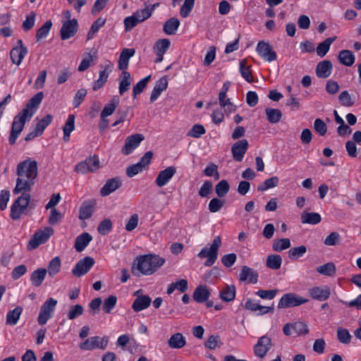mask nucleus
Listing matches in <instances>:
<instances>
[{
    "instance_id": "1",
    "label": "nucleus",
    "mask_w": 361,
    "mask_h": 361,
    "mask_svg": "<svg viewBox=\"0 0 361 361\" xmlns=\"http://www.w3.org/2000/svg\"><path fill=\"white\" fill-rule=\"evenodd\" d=\"M37 162L26 159L17 165L16 173L18 176L16 185L13 190L14 195L22 192H30L35 184L37 176Z\"/></svg>"
},
{
    "instance_id": "2",
    "label": "nucleus",
    "mask_w": 361,
    "mask_h": 361,
    "mask_svg": "<svg viewBox=\"0 0 361 361\" xmlns=\"http://www.w3.org/2000/svg\"><path fill=\"white\" fill-rule=\"evenodd\" d=\"M165 262V259L158 255L148 254L138 256L133 262L131 272L135 276L152 275Z\"/></svg>"
},
{
    "instance_id": "3",
    "label": "nucleus",
    "mask_w": 361,
    "mask_h": 361,
    "mask_svg": "<svg viewBox=\"0 0 361 361\" xmlns=\"http://www.w3.org/2000/svg\"><path fill=\"white\" fill-rule=\"evenodd\" d=\"M32 118V113L29 114L27 109H23L13 118L11 133L9 135V143L13 145L16 143L17 138L23 131L27 121Z\"/></svg>"
},
{
    "instance_id": "4",
    "label": "nucleus",
    "mask_w": 361,
    "mask_h": 361,
    "mask_svg": "<svg viewBox=\"0 0 361 361\" xmlns=\"http://www.w3.org/2000/svg\"><path fill=\"white\" fill-rule=\"evenodd\" d=\"M221 245V240L220 236H216L213 240L209 247H204L197 254V257L200 259L207 258L204 262L205 267L212 266L217 259L219 249Z\"/></svg>"
},
{
    "instance_id": "5",
    "label": "nucleus",
    "mask_w": 361,
    "mask_h": 361,
    "mask_svg": "<svg viewBox=\"0 0 361 361\" xmlns=\"http://www.w3.org/2000/svg\"><path fill=\"white\" fill-rule=\"evenodd\" d=\"M30 198L29 192H23L22 195L15 200L11 207V218L13 220L19 219L25 213L30 204Z\"/></svg>"
},
{
    "instance_id": "6",
    "label": "nucleus",
    "mask_w": 361,
    "mask_h": 361,
    "mask_svg": "<svg viewBox=\"0 0 361 361\" xmlns=\"http://www.w3.org/2000/svg\"><path fill=\"white\" fill-rule=\"evenodd\" d=\"M100 167L98 156L93 155L87 157L75 166L74 171L76 173L85 174L92 173L98 170Z\"/></svg>"
},
{
    "instance_id": "7",
    "label": "nucleus",
    "mask_w": 361,
    "mask_h": 361,
    "mask_svg": "<svg viewBox=\"0 0 361 361\" xmlns=\"http://www.w3.org/2000/svg\"><path fill=\"white\" fill-rule=\"evenodd\" d=\"M57 303L58 301L53 298H49L43 303L37 317V322L40 325H44L52 317Z\"/></svg>"
},
{
    "instance_id": "8",
    "label": "nucleus",
    "mask_w": 361,
    "mask_h": 361,
    "mask_svg": "<svg viewBox=\"0 0 361 361\" xmlns=\"http://www.w3.org/2000/svg\"><path fill=\"white\" fill-rule=\"evenodd\" d=\"M307 302H308L307 299H305L295 293H289L283 295L281 297L278 304V308L283 309L297 307L305 304Z\"/></svg>"
},
{
    "instance_id": "9",
    "label": "nucleus",
    "mask_w": 361,
    "mask_h": 361,
    "mask_svg": "<svg viewBox=\"0 0 361 361\" xmlns=\"http://www.w3.org/2000/svg\"><path fill=\"white\" fill-rule=\"evenodd\" d=\"M53 233L54 230L51 227H46L44 230L36 232L30 240L27 245V249H36L39 245L47 242Z\"/></svg>"
},
{
    "instance_id": "10",
    "label": "nucleus",
    "mask_w": 361,
    "mask_h": 361,
    "mask_svg": "<svg viewBox=\"0 0 361 361\" xmlns=\"http://www.w3.org/2000/svg\"><path fill=\"white\" fill-rule=\"evenodd\" d=\"M109 338L106 336H92L86 339L83 343H80V348L83 350H90L95 348H101L104 350L108 345Z\"/></svg>"
},
{
    "instance_id": "11",
    "label": "nucleus",
    "mask_w": 361,
    "mask_h": 361,
    "mask_svg": "<svg viewBox=\"0 0 361 361\" xmlns=\"http://www.w3.org/2000/svg\"><path fill=\"white\" fill-rule=\"evenodd\" d=\"M94 259L89 256L85 257L80 259L72 270V273L75 276L80 277L86 274L90 269L94 266Z\"/></svg>"
},
{
    "instance_id": "12",
    "label": "nucleus",
    "mask_w": 361,
    "mask_h": 361,
    "mask_svg": "<svg viewBox=\"0 0 361 361\" xmlns=\"http://www.w3.org/2000/svg\"><path fill=\"white\" fill-rule=\"evenodd\" d=\"M272 346L271 339L267 336L259 338L257 343L254 345L255 355L261 359L264 358Z\"/></svg>"
},
{
    "instance_id": "13",
    "label": "nucleus",
    "mask_w": 361,
    "mask_h": 361,
    "mask_svg": "<svg viewBox=\"0 0 361 361\" xmlns=\"http://www.w3.org/2000/svg\"><path fill=\"white\" fill-rule=\"evenodd\" d=\"M144 140L145 136L141 133H135L127 137L125 141V145L121 149L122 154L124 155L131 154Z\"/></svg>"
},
{
    "instance_id": "14",
    "label": "nucleus",
    "mask_w": 361,
    "mask_h": 361,
    "mask_svg": "<svg viewBox=\"0 0 361 361\" xmlns=\"http://www.w3.org/2000/svg\"><path fill=\"white\" fill-rule=\"evenodd\" d=\"M256 51L259 55L267 61L271 62L275 61L277 58L276 53L268 42L264 41L259 42L257 45Z\"/></svg>"
},
{
    "instance_id": "15",
    "label": "nucleus",
    "mask_w": 361,
    "mask_h": 361,
    "mask_svg": "<svg viewBox=\"0 0 361 361\" xmlns=\"http://www.w3.org/2000/svg\"><path fill=\"white\" fill-rule=\"evenodd\" d=\"M230 87V82L227 81L223 84L222 88L219 94V100L220 106L226 111L231 113L235 111V106L231 102L230 99H226V94Z\"/></svg>"
},
{
    "instance_id": "16",
    "label": "nucleus",
    "mask_w": 361,
    "mask_h": 361,
    "mask_svg": "<svg viewBox=\"0 0 361 361\" xmlns=\"http://www.w3.org/2000/svg\"><path fill=\"white\" fill-rule=\"evenodd\" d=\"M78 27V20L75 18L63 22L60 30L61 39L66 40L74 36Z\"/></svg>"
},
{
    "instance_id": "17",
    "label": "nucleus",
    "mask_w": 361,
    "mask_h": 361,
    "mask_svg": "<svg viewBox=\"0 0 361 361\" xmlns=\"http://www.w3.org/2000/svg\"><path fill=\"white\" fill-rule=\"evenodd\" d=\"M27 54V47L23 45L21 39H18L17 41V46L11 50V59L13 63L19 66Z\"/></svg>"
},
{
    "instance_id": "18",
    "label": "nucleus",
    "mask_w": 361,
    "mask_h": 361,
    "mask_svg": "<svg viewBox=\"0 0 361 361\" xmlns=\"http://www.w3.org/2000/svg\"><path fill=\"white\" fill-rule=\"evenodd\" d=\"M248 142L245 139L235 142L231 147L233 158L236 161H241L248 149Z\"/></svg>"
},
{
    "instance_id": "19",
    "label": "nucleus",
    "mask_w": 361,
    "mask_h": 361,
    "mask_svg": "<svg viewBox=\"0 0 361 361\" xmlns=\"http://www.w3.org/2000/svg\"><path fill=\"white\" fill-rule=\"evenodd\" d=\"M308 292L312 299L318 301L326 300L331 295L330 288L327 286H314L310 288Z\"/></svg>"
},
{
    "instance_id": "20",
    "label": "nucleus",
    "mask_w": 361,
    "mask_h": 361,
    "mask_svg": "<svg viewBox=\"0 0 361 361\" xmlns=\"http://www.w3.org/2000/svg\"><path fill=\"white\" fill-rule=\"evenodd\" d=\"M176 173V168L175 166H168L164 170L161 171L155 180L157 185L158 187L166 185Z\"/></svg>"
},
{
    "instance_id": "21",
    "label": "nucleus",
    "mask_w": 361,
    "mask_h": 361,
    "mask_svg": "<svg viewBox=\"0 0 361 361\" xmlns=\"http://www.w3.org/2000/svg\"><path fill=\"white\" fill-rule=\"evenodd\" d=\"M95 207L96 201L94 200L84 201L80 207L79 219L81 220L90 219L94 212Z\"/></svg>"
},
{
    "instance_id": "22",
    "label": "nucleus",
    "mask_w": 361,
    "mask_h": 361,
    "mask_svg": "<svg viewBox=\"0 0 361 361\" xmlns=\"http://www.w3.org/2000/svg\"><path fill=\"white\" fill-rule=\"evenodd\" d=\"M121 180L118 177L109 179L100 190V195L106 197L116 191L121 186Z\"/></svg>"
},
{
    "instance_id": "23",
    "label": "nucleus",
    "mask_w": 361,
    "mask_h": 361,
    "mask_svg": "<svg viewBox=\"0 0 361 361\" xmlns=\"http://www.w3.org/2000/svg\"><path fill=\"white\" fill-rule=\"evenodd\" d=\"M239 280L255 284L258 281V273L249 267L243 266L239 276Z\"/></svg>"
},
{
    "instance_id": "24",
    "label": "nucleus",
    "mask_w": 361,
    "mask_h": 361,
    "mask_svg": "<svg viewBox=\"0 0 361 361\" xmlns=\"http://www.w3.org/2000/svg\"><path fill=\"white\" fill-rule=\"evenodd\" d=\"M113 66V63L109 62V63L106 65L104 69L99 71V78L93 84L92 89L94 91L98 90L104 85L108 80L109 73L112 71Z\"/></svg>"
},
{
    "instance_id": "25",
    "label": "nucleus",
    "mask_w": 361,
    "mask_h": 361,
    "mask_svg": "<svg viewBox=\"0 0 361 361\" xmlns=\"http://www.w3.org/2000/svg\"><path fill=\"white\" fill-rule=\"evenodd\" d=\"M113 66V63L109 62V63L106 65L104 69L99 71V78L93 84L92 89L94 91L98 90L104 85L108 80L109 73L112 71Z\"/></svg>"
},
{
    "instance_id": "26",
    "label": "nucleus",
    "mask_w": 361,
    "mask_h": 361,
    "mask_svg": "<svg viewBox=\"0 0 361 361\" xmlns=\"http://www.w3.org/2000/svg\"><path fill=\"white\" fill-rule=\"evenodd\" d=\"M332 69V63L329 60H324L317 63L316 74L319 78H326L331 74Z\"/></svg>"
},
{
    "instance_id": "27",
    "label": "nucleus",
    "mask_w": 361,
    "mask_h": 361,
    "mask_svg": "<svg viewBox=\"0 0 361 361\" xmlns=\"http://www.w3.org/2000/svg\"><path fill=\"white\" fill-rule=\"evenodd\" d=\"M135 50L134 49L125 48L121 52L118 59V68L123 71H126L128 68L129 59L134 56Z\"/></svg>"
},
{
    "instance_id": "28",
    "label": "nucleus",
    "mask_w": 361,
    "mask_h": 361,
    "mask_svg": "<svg viewBox=\"0 0 361 361\" xmlns=\"http://www.w3.org/2000/svg\"><path fill=\"white\" fill-rule=\"evenodd\" d=\"M168 87V80L166 76L161 78L157 81L150 96V102H154L161 94V93L166 90Z\"/></svg>"
},
{
    "instance_id": "29",
    "label": "nucleus",
    "mask_w": 361,
    "mask_h": 361,
    "mask_svg": "<svg viewBox=\"0 0 361 361\" xmlns=\"http://www.w3.org/2000/svg\"><path fill=\"white\" fill-rule=\"evenodd\" d=\"M210 290L207 286H198L194 290L192 298L198 303L207 300L210 296Z\"/></svg>"
},
{
    "instance_id": "30",
    "label": "nucleus",
    "mask_w": 361,
    "mask_h": 361,
    "mask_svg": "<svg viewBox=\"0 0 361 361\" xmlns=\"http://www.w3.org/2000/svg\"><path fill=\"white\" fill-rule=\"evenodd\" d=\"M43 97L44 94L42 92L37 93L27 102L25 108L23 109H27L29 114L32 113V117L35 111L38 109L40 103L42 102Z\"/></svg>"
},
{
    "instance_id": "31",
    "label": "nucleus",
    "mask_w": 361,
    "mask_h": 361,
    "mask_svg": "<svg viewBox=\"0 0 361 361\" xmlns=\"http://www.w3.org/2000/svg\"><path fill=\"white\" fill-rule=\"evenodd\" d=\"M151 302L152 300L148 295L137 296L132 305V308L135 312H140L147 309Z\"/></svg>"
},
{
    "instance_id": "32",
    "label": "nucleus",
    "mask_w": 361,
    "mask_h": 361,
    "mask_svg": "<svg viewBox=\"0 0 361 361\" xmlns=\"http://www.w3.org/2000/svg\"><path fill=\"white\" fill-rule=\"evenodd\" d=\"M245 308L252 312H256L259 310V314H264L268 312H273L274 311V306L264 307L254 302L252 299H248L246 301L245 304Z\"/></svg>"
},
{
    "instance_id": "33",
    "label": "nucleus",
    "mask_w": 361,
    "mask_h": 361,
    "mask_svg": "<svg viewBox=\"0 0 361 361\" xmlns=\"http://www.w3.org/2000/svg\"><path fill=\"white\" fill-rule=\"evenodd\" d=\"M92 240V237L88 233H83L79 235L75 241V249L77 252H82Z\"/></svg>"
},
{
    "instance_id": "34",
    "label": "nucleus",
    "mask_w": 361,
    "mask_h": 361,
    "mask_svg": "<svg viewBox=\"0 0 361 361\" xmlns=\"http://www.w3.org/2000/svg\"><path fill=\"white\" fill-rule=\"evenodd\" d=\"M167 343L171 348L180 349L185 345L186 340L182 334L176 333L171 336Z\"/></svg>"
},
{
    "instance_id": "35",
    "label": "nucleus",
    "mask_w": 361,
    "mask_h": 361,
    "mask_svg": "<svg viewBox=\"0 0 361 361\" xmlns=\"http://www.w3.org/2000/svg\"><path fill=\"white\" fill-rule=\"evenodd\" d=\"M47 274V269L39 268L35 270L30 275V281L35 287H39L43 283Z\"/></svg>"
},
{
    "instance_id": "36",
    "label": "nucleus",
    "mask_w": 361,
    "mask_h": 361,
    "mask_svg": "<svg viewBox=\"0 0 361 361\" xmlns=\"http://www.w3.org/2000/svg\"><path fill=\"white\" fill-rule=\"evenodd\" d=\"M219 298L224 302H231L235 298V287L233 285H226L219 292Z\"/></svg>"
},
{
    "instance_id": "37",
    "label": "nucleus",
    "mask_w": 361,
    "mask_h": 361,
    "mask_svg": "<svg viewBox=\"0 0 361 361\" xmlns=\"http://www.w3.org/2000/svg\"><path fill=\"white\" fill-rule=\"evenodd\" d=\"M338 59L341 64L346 66H351L355 59L353 53L348 49H343L339 51Z\"/></svg>"
},
{
    "instance_id": "38",
    "label": "nucleus",
    "mask_w": 361,
    "mask_h": 361,
    "mask_svg": "<svg viewBox=\"0 0 361 361\" xmlns=\"http://www.w3.org/2000/svg\"><path fill=\"white\" fill-rule=\"evenodd\" d=\"M23 312V307L21 306H17L13 310L8 312L6 314V323L8 325L14 326L17 324L20 315Z\"/></svg>"
},
{
    "instance_id": "39",
    "label": "nucleus",
    "mask_w": 361,
    "mask_h": 361,
    "mask_svg": "<svg viewBox=\"0 0 361 361\" xmlns=\"http://www.w3.org/2000/svg\"><path fill=\"white\" fill-rule=\"evenodd\" d=\"M179 25L180 21L178 18H171L164 23L163 30L166 35H172L176 34Z\"/></svg>"
},
{
    "instance_id": "40",
    "label": "nucleus",
    "mask_w": 361,
    "mask_h": 361,
    "mask_svg": "<svg viewBox=\"0 0 361 361\" xmlns=\"http://www.w3.org/2000/svg\"><path fill=\"white\" fill-rule=\"evenodd\" d=\"M120 99L118 96H114L109 104H107L101 112V117H107L113 114L117 106L118 105Z\"/></svg>"
},
{
    "instance_id": "41",
    "label": "nucleus",
    "mask_w": 361,
    "mask_h": 361,
    "mask_svg": "<svg viewBox=\"0 0 361 361\" xmlns=\"http://www.w3.org/2000/svg\"><path fill=\"white\" fill-rule=\"evenodd\" d=\"M119 82L118 92L120 95H123L129 90L131 84L130 74L128 71H123Z\"/></svg>"
},
{
    "instance_id": "42",
    "label": "nucleus",
    "mask_w": 361,
    "mask_h": 361,
    "mask_svg": "<svg viewBox=\"0 0 361 361\" xmlns=\"http://www.w3.org/2000/svg\"><path fill=\"white\" fill-rule=\"evenodd\" d=\"M336 39V37L326 38L319 43L316 49L317 54L320 57H324L329 51L331 44Z\"/></svg>"
},
{
    "instance_id": "43",
    "label": "nucleus",
    "mask_w": 361,
    "mask_h": 361,
    "mask_svg": "<svg viewBox=\"0 0 361 361\" xmlns=\"http://www.w3.org/2000/svg\"><path fill=\"white\" fill-rule=\"evenodd\" d=\"M322 221V218L319 214L316 212H304L301 214V222L302 224H317Z\"/></svg>"
},
{
    "instance_id": "44",
    "label": "nucleus",
    "mask_w": 361,
    "mask_h": 361,
    "mask_svg": "<svg viewBox=\"0 0 361 361\" xmlns=\"http://www.w3.org/2000/svg\"><path fill=\"white\" fill-rule=\"evenodd\" d=\"M75 129V116L73 114H70L68 117V119L63 127V140L65 142H68L70 140L71 133Z\"/></svg>"
},
{
    "instance_id": "45",
    "label": "nucleus",
    "mask_w": 361,
    "mask_h": 361,
    "mask_svg": "<svg viewBox=\"0 0 361 361\" xmlns=\"http://www.w3.org/2000/svg\"><path fill=\"white\" fill-rule=\"evenodd\" d=\"M61 259L59 257H54L48 264L47 273L51 278L54 277L61 271Z\"/></svg>"
},
{
    "instance_id": "46",
    "label": "nucleus",
    "mask_w": 361,
    "mask_h": 361,
    "mask_svg": "<svg viewBox=\"0 0 361 361\" xmlns=\"http://www.w3.org/2000/svg\"><path fill=\"white\" fill-rule=\"evenodd\" d=\"M97 58V51H93L92 53H85L83 55V59L78 66V71L80 72L85 71L87 70L90 63Z\"/></svg>"
},
{
    "instance_id": "47",
    "label": "nucleus",
    "mask_w": 361,
    "mask_h": 361,
    "mask_svg": "<svg viewBox=\"0 0 361 361\" xmlns=\"http://www.w3.org/2000/svg\"><path fill=\"white\" fill-rule=\"evenodd\" d=\"M240 72L242 77L248 82L254 81L250 66L247 65L246 59H243L240 62Z\"/></svg>"
},
{
    "instance_id": "48",
    "label": "nucleus",
    "mask_w": 361,
    "mask_h": 361,
    "mask_svg": "<svg viewBox=\"0 0 361 361\" xmlns=\"http://www.w3.org/2000/svg\"><path fill=\"white\" fill-rule=\"evenodd\" d=\"M282 259L279 255H269L267 258L266 265L267 267L277 270L279 269L281 267Z\"/></svg>"
},
{
    "instance_id": "49",
    "label": "nucleus",
    "mask_w": 361,
    "mask_h": 361,
    "mask_svg": "<svg viewBox=\"0 0 361 361\" xmlns=\"http://www.w3.org/2000/svg\"><path fill=\"white\" fill-rule=\"evenodd\" d=\"M267 120L271 123H277L282 117V113L279 109L267 108L265 110Z\"/></svg>"
},
{
    "instance_id": "50",
    "label": "nucleus",
    "mask_w": 361,
    "mask_h": 361,
    "mask_svg": "<svg viewBox=\"0 0 361 361\" xmlns=\"http://www.w3.org/2000/svg\"><path fill=\"white\" fill-rule=\"evenodd\" d=\"M52 26L51 20L46 21L37 31L36 40L39 42L42 39L47 37Z\"/></svg>"
},
{
    "instance_id": "51",
    "label": "nucleus",
    "mask_w": 361,
    "mask_h": 361,
    "mask_svg": "<svg viewBox=\"0 0 361 361\" xmlns=\"http://www.w3.org/2000/svg\"><path fill=\"white\" fill-rule=\"evenodd\" d=\"M106 23V19L103 18H97L92 25L88 33L87 39H91L94 37V35L99 31L100 27H103Z\"/></svg>"
},
{
    "instance_id": "52",
    "label": "nucleus",
    "mask_w": 361,
    "mask_h": 361,
    "mask_svg": "<svg viewBox=\"0 0 361 361\" xmlns=\"http://www.w3.org/2000/svg\"><path fill=\"white\" fill-rule=\"evenodd\" d=\"M279 182L277 176H273L267 179L263 183L257 186V190L262 192L278 185Z\"/></svg>"
},
{
    "instance_id": "53",
    "label": "nucleus",
    "mask_w": 361,
    "mask_h": 361,
    "mask_svg": "<svg viewBox=\"0 0 361 361\" xmlns=\"http://www.w3.org/2000/svg\"><path fill=\"white\" fill-rule=\"evenodd\" d=\"M336 266L332 262H329L317 268L318 273L325 276H332L336 273Z\"/></svg>"
},
{
    "instance_id": "54",
    "label": "nucleus",
    "mask_w": 361,
    "mask_h": 361,
    "mask_svg": "<svg viewBox=\"0 0 361 361\" xmlns=\"http://www.w3.org/2000/svg\"><path fill=\"white\" fill-rule=\"evenodd\" d=\"M337 338L340 343L343 344H348L351 341L352 336L348 329L338 327L337 329Z\"/></svg>"
},
{
    "instance_id": "55",
    "label": "nucleus",
    "mask_w": 361,
    "mask_h": 361,
    "mask_svg": "<svg viewBox=\"0 0 361 361\" xmlns=\"http://www.w3.org/2000/svg\"><path fill=\"white\" fill-rule=\"evenodd\" d=\"M290 247V241L288 238H281L275 240L272 248L276 252H281Z\"/></svg>"
},
{
    "instance_id": "56",
    "label": "nucleus",
    "mask_w": 361,
    "mask_h": 361,
    "mask_svg": "<svg viewBox=\"0 0 361 361\" xmlns=\"http://www.w3.org/2000/svg\"><path fill=\"white\" fill-rule=\"evenodd\" d=\"M229 189L230 185L228 181L226 180H221L216 184L215 187V192L218 197H223L228 192Z\"/></svg>"
},
{
    "instance_id": "57",
    "label": "nucleus",
    "mask_w": 361,
    "mask_h": 361,
    "mask_svg": "<svg viewBox=\"0 0 361 361\" xmlns=\"http://www.w3.org/2000/svg\"><path fill=\"white\" fill-rule=\"evenodd\" d=\"M151 75H147L143 79L140 80L133 88V98H136L137 94H140L146 87L148 81L150 80Z\"/></svg>"
},
{
    "instance_id": "58",
    "label": "nucleus",
    "mask_w": 361,
    "mask_h": 361,
    "mask_svg": "<svg viewBox=\"0 0 361 361\" xmlns=\"http://www.w3.org/2000/svg\"><path fill=\"white\" fill-rule=\"evenodd\" d=\"M117 298L114 295H110L104 301L102 309L106 314L111 313L112 310L116 307Z\"/></svg>"
},
{
    "instance_id": "59",
    "label": "nucleus",
    "mask_w": 361,
    "mask_h": 361,
    "mask_svg": "<svg viewBox=\"0 0 361 361\" xmlns=\"http://www.w3.org/2000/svg\"><path fill=\"white\" fill-rule=\"evenodd\" d=\"M221 345V339L218 335L210 336L204 343L205 347L210 350H214L219 348Z\"/></svg>"
},
{
    "instance_id": "60",
    "label": "nucleus",
    "mask_w": 361,
    "mask_h": 361,
    "mask_svg": "<svg viewBox=\"0 0 361 361\" xmlns=\"http://www.w3.org/2000/svg\"><path fill=\"white\" fill-rule=\"evenodd\" d=\"M170 46V41L168 39H159L154 44V49L156 53L165 54Z\"/></svg>"
},
{
    "instance_id": "61",
    "label": "nucleus",
    "mask_w": 361,
    "mask_h": 361,
    "mask_svg": "<svg viewBox=\"0 0 361 361\" xmlns=\"http://www.w3.org/2000/svg\"><path fill=\"white\" fill-rule=\"evenodd\" d=\"M53 117L51 114L46 115L40 119L35 127V129L42 135L45 128L51 123Z\"/></svg>"
},
{
    "instance_id": "62",
    "label": "nucleus",
    "mask_w": 361,
    "mask_h": 361,
    "mask_svg": "<svg viewBox=\"0 0 361 361\" xmlns=\"http://www.w3.org/2000/svg\"><path fill=\"white\" fill-rule=\"evenodd\" d=\"M307 252V247L305 245L293 247L288 251V257L291 259H296L302 257Z\"/></svg>"
},
{
    "instance_id": "63",
    "label": "nucleus",
    "mask_w": 361,
    "mask_h": 361,
    "mask_svg": "<svg viewBox=\"0 0 361 361\" xmlns=\"http://www.w3.org/2000/svg\"><path fill=\"white\" fill-rule=\"evenodd\" d=\"M152 16V10L147 7L133 13V16L137 20L138 23L143 22Z\"/></svg>"
},
{
    "instance_id": "64",
    "label": "nucleus",
    "mask_w": 361,
    "mask_h": 361,
    "mask_svg": "<svg viewBox=\"0 0 361 361\" xmlns=\"http://www.w3.org/2000/svg\"><path fill=\"white\" fill-rule=\"evenodd\" d=\"M111 229L112 222L108 219L102 221L97 228L98 233L102 235H105L109 233Z\"/></svg>"
}]
</instances>
